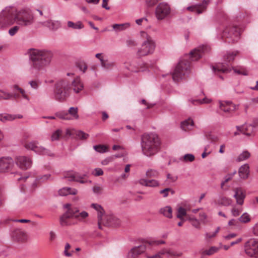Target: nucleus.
Listing matches in <instances>:
<instances>
[{
  "label": "nucleus",
  "instance_id": "1",
  "mask_svg": "<svg viewBox=\"0 0 258 258\" xmlns=\"http://www.w3.org/2000/svg\"><path fill=\"white\" fill-rule=\"evenodd\" d=\"M31 67L37 71H40L48 67L51 63L53 54L46 50L31 49L29 50Z\"/></svg>",
  "mask_w": 258,
  "mask_h": 258
},
{
  "label": "nucleus",
  "instance_id": "61",
  "mask_svg": "<svg viewBox=\"0 0 258 258\" xmlns=\"http://www.w3.org/2000/svg\"><path fill=\"white\" fill-rule=\"evenodd\" d=\"M21 26L18 25V26H15L9 29V34L10 36H14L19 30L20 27Z\"/></svg>",
  "mask_w": 258,
  "mask_h": 258
},
{
  "label": "nucleus",
  "instance_id": "19",
  "mask_svg": "<svg viewBox=\"0 0 258 258\" xmlns=\"http://www.w3.org/2000/svg\"><path fill=\"white\" fill-rule=\"evenodd\" d=\"M219 107L221 111L227 115L232 114L237 109V106L229 101H219Z\"/></svg>",
  "mask_w": 258,
  "mask_h": 258
},
{
  "label": "nucleus",
  "instance_id": "40",
  "mask_svg": "<svg viewBox=\"0 0 258 258\" xmlns=\"http://www.w3.org/2000/svg\"><path fill=\"white\" fill-rule=\"evenodd\" d=\"M236 173V172H234L232 173L228 174L227 175L224 180L222 182L221 184V187L223 190H226L228 188V187L226 185V184L230 180H231L233 176V175Z\"/></svg>",
  "mask_w": 258,
  "mask_h": 258
},
{
  "label": "nucleus",
  "instance_id": "46",
  "mask_svg": "<svg viewBox=\"0 0 258 258\" xmlns=\"http://www.w3.org/2000/svg\"><path fill=\"white\" fill-rule=\"evenodd\" d=\"M220 228L218 227L216 230L214 232H210L206 233L205 234V239L207 241H209L210 240L215 238L218 233L219 232Z\"/></svg>",
  "mask_w": 258,
  "mask_h": 258
},
{
  "label": "nucleus",
  "instance_id": "51",
  "mask_svg": "<svg viewBox=\"0 0 258 258\" xmlns=\"http://www.w3.org/2000/svg\"><path fill=\"white\" fill-rule=\"evenodd\" d=\"M61 137H63L62 131L60 130H57L52 134L51 140V141H56L59 140Z\"/></svg>",
  "mask_w": 258,
  "mask_h": 258
},
{
  "label": "nucleus",
  "instance_id": "37",
  "mask_svg": "<svg viewBox=\"0 0 258 258\" xmlns=\"http://www.w3.org/2000/svg\"><path fill=\"white\" fill-rule=\"evenodd\" d=\"M249 174V166L248 164H244L241 166L239 169V174L241 178L246 179L248 177Z\"/></svg>",
  "mask_w": 258,
  "mask_h": 258
},
{
  "label": "nucleus",
  "instance_id": "29",
  "mask_svg": "<svg viewBox=\"0 0 258 258\" xmlns=\"http://www.w3.org/2000/svg\"><path fill=\"white\" fill-rule=\"evenodd\" d=\"M149 66L147 64L143 63L140 67H137L134 63H125V68L129 71L133 72H138L140 71H144L147 69H149Z\"/></svg>",
  "mask_w": 258,
  "mask_h": 258
},
{
  "label": "nucleus",
  "instance_id": "5",
  "mask_svg": "<svg viewBox=\"0 0 258 258\" xmlns=\"http://www.w3.org/2000/svg\"><path fill=\"white\" fill-rule=\"evenodd\" d=\"M140 35L144 39V41L141 46L137 51V55L142 57L153 54L156 47V43L154 40L144 31L140 32Z\"/></svg>",
  "mask_w": 258,
  "mask_h": 258
},
{
  "label": "nucleus",
  "instance_id": "4",
  "mask_svg": "<svg viewBox=\"0 0 258 258\" xmlns=\"http://www.w3.org/2000/svg\"><path fill=\"white\" fill-rule=\"evenodd\" d=\"M66 207L68 209L67 212L60 217V222L61 225L66 226L71 224V219H76L80 221H83L89 216L88 213L86 211L79 212V210L76 208H72L70 205L67 204Z\"/></svg>",
  "mask_w": 258,
  "mask_h": 258
},
{
  "label": "nucleus",
  "instance_id": "11",
  "mask_svg": "<svg viewBox=\"0 0 258 258\" xmlns=\"http://www.w3.org/2000/svg\"><path fill=\"white\" fill-rule=\"evenodd\" d=\"M171 12L170 5L165 2L159 3L155 9V16L158 20H164L170 15Z\"/></svg>",
  "mask_w": 258,
  "mask_h": 258
},
{
  "label": "nucleus",
  "instance_id": "53",
  "mask_svg": "<svg viewBox=\"0 0 258 258\" xmlns=\"http://www.w3.org/2000/svg\"><path fill=\"white\" fill-rule=\"evenodd\" d=\"M93 148L96 151L100 153H103L108 151V147L103 145L94 146Z\"/></svg>",
  "mask_w": 258,
  "mask_h": 258
},
{
  "label": "nucleus",
  "instance_id": "8",
  "mask_svg": "<svg viewBox=\"0 0 258 258\" xmlns=\"http://www.w3.org/2000/svg\"><path fill=\"white\" fill-rule=\"evenodd\" d=\"M16 23L21 26L25 27L32 25L34 21V16L32 11L29 9L16 10Z\"/></svg>",
  "mask_w": 258,
  "mask_h": 258
},
{
  "label": "nucleus",
  "instance_id": "43",
  "mask_svg": "<svg viewBox=\"0 0 258 258\" xmlns=\"http://www.w3.org/2000/svg\"><path fill=\"white\" fill-rule=\"evenodd\" d=\"M160 212L168 218L172 217V209L170 207L166 206L161 208L160 210Z\"/></svg>",
  "mask_w": 258,
  "mask_h": 258
},
{
  "label": "nucleus",
  "instance_id": "47",
  "mask_svg": "<svg viewBox=\"0 0 258 258\" xmlns=\"http://www.w3.org/2000/svg\"><path fill=\"white\" fill-rule=\"evenodd\" d=\"M238 53L237 51L228 53L225 56V60L227 62L232 61L234 59L235 56H236Z\"/></svg>",
  "mask_w": 258,
  "mask_h": 258
},
{
  "label": "nucleus",
  "instance_id": "58",
  "mask_svg": "<svg viewBox=\"0 0 258 258\" xmlns=\"http://www.w3.org/2000/svg\"><path fill=\"white\" fill-rule=\"evenodd\" d=\"M118 155L112 156L109 157L102 161L101 164L103 165H107L110 162H112L116 158L119 157Z\"/></svg>",
  "mask_w": 258,
  "mask_h": 258
},
{
  "label": "nucleus",
  "instance_id": "32",
  "mask_svg": "<svg viewBox=\"0 0 258 258\" xmlns=\"http://www.w3.org/2000/svg\"><path fill=\"white\" fill-rule=\"evenodd\" d=\"M90 207L97 212L98 222L99 221L101 222L102 218L105 215L103 208L100 205L95 203L92 204Z\"/></svg>",
  "mask_w": 258,
  "mask_h": 258
},
{
  "label": "nucleus",
  "instance_id": "35",
  "mask_svg": "<svg viewBox=\"0 0 258 258\" xmlns=\"http://www.w3.org/2000/svg\"><path fill=\"white\" fill-rule=\"evenodd\" d=\"M13 97L16 98H18L20 97V96L17 93L12 94L5 91L2 89H0V101L2 100H9Z\"/></svg>",
  "mask_w": 258,
  "mask_h": 258
},
{
  "label": "nucleus",
  "instance_id": "56",
  "mask_svg": "<svg viewBox=\"0 0 258 258\" xmlns=\"http://www.w3.org/2000/svg\"><path fill=\"white\" fill-rule=\"evenodd\" d=\"M195 159V156L192 154H187L184 155L182 158H181L180 160L182 161L187 162H192L194 161Z\"/></svg>",
  "mask_w": 258,
  "mask_h": 258
},
{
  "label": "nucleus",
  "instance_id": "24",
  "mask_svg": "<svg viewBox=\"0 0 258 258\" xmlns=\"http://www.w3.org/2000/svg\"><path fill=\"white\" fill-rule=\"evenodd\" d=\"M255 126L253 124V122L252 124L246 125L244 126H237L236 128L241 133L247 136H251L254 135L256 130Z\"/></svg>",
  "mask_w": 258,
  "mask_h": 258
},
{
  "label": "nucleus",
  "instance_id": "27",
  "mask_svg": "<svg viewBox=\"0 0 258 258\" xmlns=\"http://www.w3.org/2000/svg\"><path fill=\"white\" fill-rule=\"evenodd\" d=\"M23 116L20 114H11L9 113H0V121L6 123L8 121H12L16 119H21Z\"/></svg>",
  "mask_w": 258,
  "mask_h": 258
},
{
  "label": "nucleus",
  "instance_id": "12",
  "mask_svg": "<svg viewBox=\"0 0 258 258\" xmlns=\"http://www.w3.org/2000/svg\"><path fill=\"white\" fill-rule=\"evenodd\" d=\"M25 147L28 149L32 150L35 153L42 155L52 156L53 153L49 150L43 146H39L37 141H28L25 143Z\"/></svg>",
  "mask_w": 258,
  "mask_h": 258
},
{
  "label": "nucleus",
  "instance_id": "15",
  "mask_svg": "<svg viewBox=\"0 0 258 258\" xmlns=\"http://www.w3.org/2000/svg\"><path fill=\"white\" fill-rule=\"evenodd\" d=\"M68 76H72V79H70L71 91H73L76 94L80 93L84 89V84L80 77L75 76L73 73H68Z\"/></svg>",
  "mask_w": 258,
  "mask_h": 258
},
{
  "label": "nucleus",
  "instance_id": "30",
  "mask_svg": "<svg viewBox=\"0 0 258 258\" xmlns=\"http://www.w3.org/2000/svg\"><path fill=\"white\" fill-rule=\"evenodd\" d=\"M162 255H167L170 257H178L182 255V253L179 251H176L170 248H163L160 251Z\"/></svg>",
  "mask_w": 258,
  "mask_h": 258
},
{
  "label": "nucleus",
  "instance_id": "64",
  "mask_svg": "<svg viewBox=\"0 0 258 258\" xmlns=\"http://www.w3.org/2000/svg\"><path fill=\"white\" fill-rule=\"evenodd\" d=\"M76 136L82 140H86L88 138L89 135L82 131H76Z\"/></svg>",
  "mask_w": 258,
  "mask_h": 258
},
{
  "label": "nucleus",
  "instance_id": "63",
  "mask_svg": "<svg viewBox=\"0 0 258 258\" xmlns=\"http://www.w3.org/2000/svg\"><path fill=\"white\" fill-rule=\"evenodd\" d=\"M241 212L242 209L237 208L236 206L233 207L231 210L232 214L234 217L238 216Z\"/></svg>",
  "mask_w": 258,
  "mask_h": 258
},
{
  "label": "nucleus",
  "instance_id": "38",
  "mask_svg": "<svg viewBox=\"0 0 258 258\" xmlns=\"http://www.w3.org/2000/svg\"><path fill=\"white\" fill-rule=\"evenodd\" d=\"M194 125V121L190 118H189L184 121L181 124V128L184 131H189L192 130Z\"/></svg>",
  "mask_w": 258,
  "mask_h": 258
},
{
  "label": "nucleus",
  "instance_id": "17",
  "mask_svg": "<svg viewBox=\"0 0 258 258\" xmlns=\"http://www.w3.org/2000/svg\"><path fill=\"white\" fill-rule=\"evenodd\" d=\"M210 47L207 45H202L192 50L188 55L187 56L192 61H196L199 59L202 55L210 50Z\"/></svg>",
  "mask_w": 258,
  "mask_h": 258
},
{
  "label": "nucleus",
  "instance_id": "13",
  "mask_svg": "<svg viewBox=\"0 0 258 258\" xmlns=\"http://www.w3.org/2000/svg\"><path fill=\"white\" fill-rule=\"evenodd\" d=\"M244 250L247 255L258 258V241L255 239L248 240L245 243Z\"/></svg>",
  "mask_w": 258,
  "mask_h": 258
},
{
  "label": "nucleus",
  "instance_id": "34",
  "mask_svg": "<svg viewBox=\"0 0 258 258\" xmlns=\"http://www.w3.org/2000/svg\"><path fill=\"white\" fill-rule=\"evenodd\" d=\"M78 193V190L75 188L70 187H63L58 190V194L61 196H66L68 195H75Z\"/></svg>",
  "mask_w": 258,
  "mask_h": 258
},
{
  "label": "nucleus",
  "instance_id": "55",
  "mask_svg": "<svg viewBox=\"0 0 258 258\" xmlns=\"http://www.w3.org/2000/svg\"><path fill=\"white\" fill-rule=\"evenodd\" d=\"M212 101V100L210 98H209L207 97H205L203 99H197L193 101V104H209L211 103Z\"/></svg>",
  "mask_w": 258,
  "mask_h": 258
},
{
  "label": "nucleus",
  "instance_id": "49",
  "mask_svg": "<svg viewBox=\"0 0 258 258\" xmlns=\"http://www.w3.org/2000/svg\"><path fill=\"white\" fill-rule=\"evenodd\" d=\"M239 222L242 223H247L251 220L250 215L247 213H243L238 219Z\"/></svg>",
  "mask_w": 258,
  "mask_h": 258
},
{
  "label": "nucleus",
  "instance_id": "44",
  "mask_svg": "<svg viewBox=\"0 0 258 258\" xmlns=\"http://www.w3.org/2000/svg\"><path fill=\"white\" fill-rule=\"evenodd\" d=\"M250 156V154L247 151H244L241 153L236 158L237 162L243 161L245 160L248 159Z\"/></svg>",
  "mask_w": 258,
  "mask_h": 258
},
{
  "label": "nucleus",
  "instance_id": "6",
  "mask_svg": "<svg viewBox=\"0 0 258 258\" xmlns=\"http://www.w3.org/2000/svg\"><path fill=\"white\" fill-rule=\"evenodd\" d=\"M190 62L187 59L181 60L176 67L172 73V79L175 82H179L189 73Z\"/></svg>",
  "mask_w": 258,
  "mask_h": 258
},
{
  "label": "nucleus",
  "instance_id": "20",
  "mask_svg": "<svg viewBox=\"0 0 258 258\" xmlns=\"http://www.w3.org/2000/svg\"><path fill=\"white\" fill-rule=\"evenodd\" d=\"M147 243L146 242L145 240H144L140 246L132 248L127 253V257H137L140 254L145 251L147 247H148Z\"/></svg>",
  "mask_w": 258,
  "mask_h": 258
},
{
  "label": "nucleus",
  "instance_id": "33",
  "mask_svg": "<svg viewBox=\"0 0 258 258\" xmlns=\"http://www.w3.org/2000/svg\"><path fill=\"white\" fill-rule=\"evenodd\" d=\"M213 71L217 73H227L230 71V68L228 66H225L223 63L217 64L213 67Z\"/></svg>",
  "mask_w": 258,
  "mask_h": 258
},
{
  "label": "nucleus",
  "instance_id": "62",
  "mask_svg": "<svg viewBox=\"0 0 258 258\" xmlns=\"http://www.w3.org/2000/svg\"><path fill=\"white\" fill-rule=\"evenodd\" d=\"M166 177L167 179L170 182H175L178 179L176 175L172 173H167Z\"/></svg>",
  "mask_w": 258,
  "mask_h": 258
},
{
  "label": "nucleus",
  "instance_id": "57",
  "mask_svg": "<svg viewBox=\"0 0 258 258\" xmlns=\"http://www.w3.org/2000/svg\"><path fill=\"white\" fill-rule=\"evenodd\" d=\"M50 177V174H46L41 176H39L37 179H35L34 185L36 184V182H42L47 181Z\"/></svg>",
  "mask_w": 258,
  "mask_h": 258
},
{
  "label": "nucleus",
  "instance_id": "36",
  "mask_svg": "<svg viewBox=\"0 0 258 258\" xmlns=\"http://www.w3.org/2000/svg\"><path fill=\"white\" fill-rule=\"evenodd\" d=\"M131 27L130 23H125L123 24H115L112 25V27L116 32L124 31Z\"/></svg>",
  "mask_w": 258,
  "mask_h": 258
},
{
  "label": "nucleus",
  "instance_id": "7",
  "mask_svg": "<svg viewBox=\"0 0 258 258\" xmlns=\"http://www.w3.org/2000/svg\"><path fill=\"white\" fill-rule=\"evenodd\" d=\"M16 10L6 8L0 13V28H8L16 23Z\"/></svg>",
  "mask_w": 258,
  "mask_h": 258
},
{
  "label": "nucleus",
  "instance_id": "31",
  "mask_svg": "<svg viewBox=\"0 0 258 258\" xmlns=\"http://www.w3.org/2000/svg\"><path fill=\"white\" fill-rule=\"evenodd\" d=\"M232 202L231 199L224 196H221L215 201V204L220 206H228L231 204Z\"/></svg>",
  "mask_w": 258,
  "mask_h": 258
},
{
  "label": "nucleus",
  "instance_id": "14",
  "mask_svg": "<svg viewBox=\"0 0 258 258\" xmlns=\"http://www.w3.org/2000/svg\"><path fill=\"white\" fill-rule=\"evenodd\" d=\"M120 224V220L112 215L105 214L102 218L101 221L98 222L99 228L102 229V225L105 226H117Z\"/></svg>",
  "mask_w": 258,
  "mask_h": 258
},
{
  "label": "nucleus",
  "instance_id": "10",
  "mask_svg": "<svg viewBox=\"0 0 258 258\" xmlns=\"http://www.w3.org/2000/svg\"><path fill=\"white\" fill-rule=\"evenodd\" d=\"M10 172L11 174H17L14 160L10 157H3L0 159V173Z\"/></svg>",
  "mask_w": 258,
  "mask_h": 258
},
{
  "label": "nucleus",
  "instance_id": "48",
  "mask_svg": "<svg viewBox=\"0 0 258 258\" xmlns=\"http://www.w3.org/2000/svg\"><path fill=\"white\" fill-rule=\"evenodd\" d=\"M73 252L74 251L71 249V245L68 243H66L63 251L64 255L67 257H71L72 256Z\"/></svg>",
  "mask_w": 258,
  "mask_h": 258
},
{
  "label": "nucleus",
  "instance_id": "9",
  "mask_svg": "<svg viewBox=\"0 0 258 258\" xmlns=\"http://www.w3.org/2000/svg\"><path fill=\"white\" fill-rule=\"evenodd\" d=\"M240 35V30L239 28L233 26L227 27L223 32L222 39L225 42L232 43L237 42Z\"/></svg>",
  "mask_w": 258,
  "mask_h": 258
},
{
  "label": "nucleus",
  "instance_id": "16",
  "mask_svg": "<svg viewBox=\"0 0 258 258\" xmlns=\"http://www.w3.org/2000/svg\"><path fill=\"white\" fill-rule=\"evenodd\" d=\"M78 108L77 107H70L68 112L61 111L56 113L58 118L64 120L78 119L79 118Z\"/></svg>",
  "mask_w": 258,
  "mask_h": 258
},
{
  "label": "nucleus",
  "instance_id": "41",
  "mask_svg": "<svg viewBox=\"0 0 258 258\" xmlns=\"http://www.w3.org/2000/svg\"><path fill=\"white\" fill-rule=\"evenodd\" d=\"M13 89H14V91H18L19 92H20V93L21 94V96L22 97V98L23 99H24L27 101H29L30 97H29V95L26 94L25 91L23 89L19 87L17 85H15L13 86Z\"/></svg>",
  "mask_w": 258,
  "mask_h": 258
},
{
  "label": "nucleus",
  "instance_id": "50",
  "mask_svg": "<svg viewBox=\"0 0 258 258\" xmlns=\"http://www.w3.org/2000/svg\"><path fill=\"white\" fill-rule=\"evenodd\" d=\"M188 220L190 221L191 225L195 228L198 229L200 228V222L199 220L191 216H188Z\"/></svg>",
  "mask_w": 258,
  "mask_h": 258
},
{
  "label": "nucleus",
  "instance_id": "54",
  "mask_svg": "<svg viewBox=\"0 0 258 258\" xmlns=\"http://www.w3.org/2000/svg\"><path fill=\"white\" fill-rule=\"evenodd\" d=\"M206 138L211 142L216 143L219 140V137L211 133H207L205 135Z\"/></svg>",
  "mask_w": 258,
  "mask_h": 258
},
{
  "label": "nucleus",
  "instance_id": "42",
  "mask_svg": "<svg viewBox=\"0 0 258 258\" xmlns=\"http://www.w3.org/2000/svg\"><path fill=\"white\" fill-rule=\"evenodd\" d=\"M68 27L74 29H81L84 28V25L81 21L75 23L72 21H68L67 23Z\"/></svg>",
  "mask_w": 258,
  "mask_h": 258
},
{
  "label": "nucleus",
  "instance_id": "23",
  "mask_svg": "<svg viewBox=\"0 0 258 258\" xmlns=\"http://www.w3.org/2000/svg\"><path fill=\"white\" fill-rule=\"evenodd\" d=\"M64 178L68 179L70 181H76L81 183L86 182V180L83 176H81L79 173L74 171H69L64 175Z\"/></svg>",
  "mask_w": 258,
  "mask_h": 258
},
{
  "label": "nucleus",
  "instance_id": "21",
  "mask_svg": "<svg viewBox=\"0 0 258 258\" xmlns=\"http://www.w3.org/2000/svg\"><path fill=\"white\" fill-rule=\"evenodd\" d=\"M37 22L41 26L47 27L50 30L53 31L58 29L61 25V23L59 21L48 19L44 21L39 17H37Z\"/></svg>",
  "mask_w": 258,
  "mask_h": 258
},
{
  "label": "nucleus",
  "instance_id": "60",
  "mask_svg": "<svg viewBox=\"0 0 258 258\" xmlns=\"http://www.w3.org/2000/svg\"><path fill=\"white\" fill-rule=\"evenodd\" d=\"M146 175L148 177H156L159 175V172L155 170H148L146 172Z\"/></svg>",
  "mask_w": 258,
  "mask_h": 258
},
{
  "label": "nucleus",
  "instance_id": "26",
  "mask_svg": "<svg viewBox=\"0 0 258 258\" xmlns=\"http://www.w3.org/2000/svg\"><path fill=\"white\" fill-rule=\"evenodd\" d=\"M209 4V0H204L202 4L188 7L187 8V10L199 14L206 10L207 6Z\"/></svg>",
  "mask_w": 258,
  "mask_h": 258
},
{
  "label": "nucleus",
  "instance_id": "39",
  "mask_svg": "<svg viewBox=\"0 0 258 258\" xmlns=\"http://www.w3.org/2000/svg\"><path fill=\"white\" fill-rule=\"evenodd\" d=\"M188 216H190L188 214H186V210L180 207H179L177 209V217L179 219H180V220H183V219H185L186 220H188Z\"/></svg>",
  "mask_w": 258,
  "mask_h": 258
},
{
  "label": "nucleus",
  "instance_id": "45",
  "mask_svg": "<svg viewBox=\"0 0 258 258\" xmlns=\"http://www.w3.org/2000/svg\"><path fill=\"white\" fill-rule=\"evenodd\" d=\"M145 241L147 243V245L148 246L152 245H159L166 243L165 241L164 240H145Z\"/></svg>",
  "mask_w": 258,
  "mask_h": 258
},
{
  "label": "nucleus",
  "instance_id": "59",
  "mask_svg": "<svg viewBox=\"0 0 258 258\" xmlns=\"http://www.w3.org/2000/svg\"><path fill=\"white\" fill-rule=\"evenodd\" d=\"M131 165L127 164L124 168V173L121 175V178L123 179H126L129 176V172L130 171Z\"/></svg>",
  "mask_w": 258,
  "mask_h": 258
},
{
  "label": "nucleus",
  "instance_id": "2",
  "mask_svg": "<svg viewBox=\"0 0 258 258\" xmlns=\"http://www.w3.org/2000/svg\"><path fill=\"white\" fill-rule=\"evenodd\" d=\"M161 141L158 136L154 133L145 134L142 137V149L144 155L150 157L156 154L160 149Z\"/></svg>",
  "mask_w": 258,
  "mask_h": 258
},
{
  "label": "nucleus",
  "instance_id": "25",
  "mask_svg": "<svg viewBox=\"0 0 258 258\" xmlns=\"http://www.w3.org/2000/svg\"><path fill=\"white\" fill-rule=\"evenodd\" d=\"M234 192V198L236 201L237 204L242 205L244 203V200L245 198V192L241 187H236L233 189Z\"/></svg>",
  "mask_w": 258,
  "mask_h": 258
},
{
  "label": "nucleus",
  "instance_id": "52",
  "mask_svg": "<svg viewBox=\"0 0 258 258\" xmlns=\"http://www.w3.org/2000/svg\"><path fill=\"white\" fill-rule=\"evenodd\" d=\"M102 67L106 69H111L115 66V63L112 61L105 59L101 65Z\"/></svg>",
  "mask_w": 258,
  "mask_h": 258
},
{
  "label": "nucleus",
  "instance_id": "28",
  "mask_svg": "<svg viewBox=\"0 0 258 258\" xmlns=\"http://www.w3.org/2000/svg\"><path fill=\"white\" fill-rule=\"evenodd\" d=\"M220 249V247L212 246L210 247L209 248L201 249L200 250L199 253L202 257L206 255L211 256L213 255L214 253L218 252Z\"/></svg>",
  "mask_w": 258,
  "mask_h": 258
},
{
  "label": "nucleus",
  "instance_id": "18",
  "mask_svg": "<svg viewBox=\"0 0 258 258\" xmlns=\"http://www.w3.org/2000/svg\"><path fill=\"white\" fill-rule=\"evenodd\" d=\"M20 169L27 170L31 167L32 161L31 159L27 156H20L15 158L14 163Z\"/></svg>",
  "mask_w": 258,
  "mask_h": 258
},
{
  "label": "nucleus",
  "instance_id": "22",
  "mask_svg": "<svg viewBox=\"0 0 258 258\" xmlns=\"http://www.w3.org/2000/svg\"><path fill=\"white\" fill-rule=\"evenodd\" d=\"M13 240L19 242H24L27 240L26 233L21 229H16L14 230L11 234Z\"/></svg>",
  "mask_w": 258,
  "mask_h": 258
},
{
  "label": "nucleus",
  "instance_id": "3",
  "mask_svg": "<svg viewBox=\"0 0 258 258\" xmlns=\"http://www.w3.org/2000/svg\"><path fill=\"white\" fill-rule=\"evenodd\" d=\"M54 93L56 100L66 101L71 93L70 79L64 78L57 81L55 84Z\"/></svg>",
  "mask_w": 258,
  "mask_h": 258
}]
</instances>
